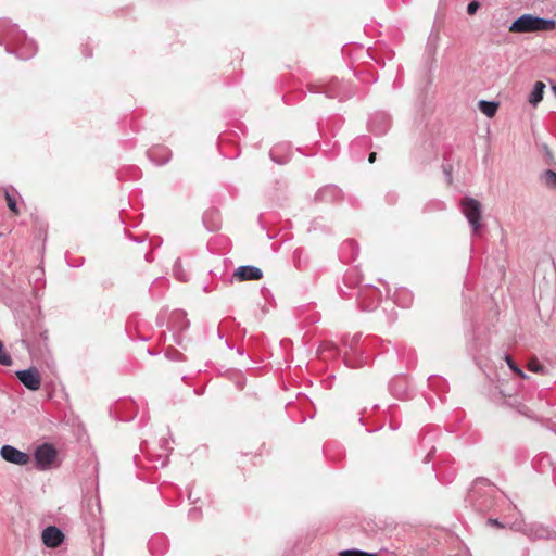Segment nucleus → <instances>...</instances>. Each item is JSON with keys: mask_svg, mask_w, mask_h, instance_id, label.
Segmentation results:
<instances>
[{"mask_svg": "<svg viewBox=\"0 0 556 556\" xmlns=\"http://www.w3.org/2000/svg\"><path fill=\"white\" fill-rule=\"evenodd\" d=\"M0 46H5L8 53H14L22 60H28L37 52L36 43L8 20H0Z\"/></svg>", "mask_w": 556, "mask_h": 556, "instance_id": "obj_1", "label": "nucleus"}, {"mask_svg": "<svg viewBox=\"0 0 556 556\" xmlns=\"http://www.w3.org/2000/svg\"><path fill=\"white\" fill-rule=\"evenodd\" d=\"M39 319H27L22 323V343L29 354L36 358H42L48 353V337Z\"/></svg>", "mask_w": 556, "mask_h": 556, "instance_id": "obj_2", "label": "nucleus"}, {"mask_svg": "<svg viewBox=\"0 0 556 556\" xmlns=\"http://www.w3.org/2000/svg\"><path fill=\"white\" fill-rule=\"evenodd\" d=\"M498 489L485 478H478L470 488L466 502L479 513H488L496 503Z\"/></svg>", "mask_w": 556, "mask_h": 556, "instance_id": "obj_3", "label": "nucleus"}, {"mask_svg": "<svg viewBox=\"0 0 556 556\" xmlns=\"http://www.w3.org/2000/svg\"><path fill=\"white\" fill-rule=\"evenodd\" d=\"M508 29L514 34L552 31L556 29V20L525 13L514 20Z\"/></svg>", "mask_w": 556, "mask_h": 556, "instance_id": "obj_4", "label": "nucleus"}, {"mask_svg": "<svg viewBox=\"0 0 556 556\" xmlns=\"http://www.w3.org/2000/svg\"><path fill=\"white\" fill-rule=\"evenodd\" d=\"M460 210L465 215L473 236H479L483 228L482 219V206L481 203L470 197H465L460 201Z\"/></svg>", "mask_w": 556, "mask_h": 556, "instance_id": "obj_5", "label": "nucleus"}, {"mask_svg": "<svg viewBox=\"0 0 556 556\" xmlns=\"http://www.w3.org/2000/svg\"><path fill=\"white\" fill-rule=\"evenodd\" d=\"M356 298L361 309L374 311L381 301V292L372 286H367L358 290Z\"/></svg>", "mask_w": 556, "mask_h": 556, "instance_id": "obj_6", "label": "nucleus"}, {"mask_svg": "<svg viewBox=\"0 0 556 556\" xmlns=\"http://www.w3.org/2000/svg\"><path fill=\"white\" fill-rule=\"evenodd\" d=\"M36 465L40 470L50 468L56 457V450L52 444L43 443L34 453Z\"/></svg>", "mask_w": 556, "mask_h": 556, "instance_id": "obj_7", "label": "nucleus"}, {"mask_svg": "<svg viewBox=\"0 0 556 556\" xmlns=\"http://www.w3.org/2000/svg\"><path fill=\"white\" fill-rule=\"evenodd\" d=\"M18 380L29 390L37 391L41 386V377L37 368L31 367L16 371Z\"/></svg>", "mask_w": 556, "mask_h": 556, "instance_id": "obj_8", "label": "nucleus"}, {"mask_svg": "<svg viewBox=\"0 0 556 556\" xmlns=\"http://www.w3.org/2000/svg\"><path fill=\"white\" fill-rule=\"evenodd\" d=\"M0 455L4 460L20 466L27 465L30 460L27 453L8 444L1 447Z\"/></svg>", "mask_w": 556, "mask_h": 556, "instance_id": "obj_9", "label": "nucleus"}, {"mask_svg": "<svg viewBox=\"0 0 556 556\" xmlns=\"http://www.w3.org/2000/svg\"><path fill=\"white\" fill-rule=\"evenodd\" d=\"M390 128V117L383 112L375 113L369 119V129L375 135H384Z\"/></svg>", "mask_w": 556, "mask_h": 556, "instance_id": "obj_10", "label": "nucleus"}, {"mask_svg": "<svg viewBox=\"0 0 556 556\" xmlns=\"http://www.w3.org/2000/svg\"><path fill=\"white\" fill-rule=\"evenodd\" d=\"M41 538L43 544L51 548L60 546L64 541L63 532L55 526H49L43 529Z\"/></svg>", "mask_w": 556, "mask_h": 556, "instance_id": "obj_11", "label": "nucleus"}, {"mask_svg": "<svg viewBox=\"0 0 556 556\" xmlns=\"http://www.w3.org/2000/svg\"><path fill=\"white\" fill-rule=\"evenodd\" d=\"M233 276L236 278H238L240 281L260 280L263 277V273L256 266L244 265V266H239L235 270Z\"/></svg>", "mask_w": 556, "mask_h": 556, "instance_id": "obj_12", "label": "nucleus"}, {"mask_svg": "<svg viewBox=\"0 0 556 556\" xmlns=\"http://www.w3.org/2000/svg\"><path fill=\"white\" fill-rule=\"evenodd\" d=\"M341 199V190L337 186H326L319 189L315 200L320 202H334Z\"/></svg>", "mask_w": 556, "mask_h": 556, "instance_id": "obj_13", "label": "nucleus"}, {"mask_svg": "<svg viewBox=\"0 0 556 556\" xmlns=\"http://www.w3.org/2000/svg\"><path fill=\"white\" fill-rule=\"evenodd\" d=\"M148 156L155 165H164L170 159V152L164 147H155L148 151Z\"/></svg>", "mask_w": 556, "mask_h": 556, "instance_id": "obj_14", "label": "nucleus"}, {"mask_svg": "<svg viewBox=\"0 0 556 556\" xmlns=\"http://www.w3.org/2000/svg\"><path fill=\"white\" fill-rule=\"evenodd\" d=\"M545 89V84L542 81H536L533 86V89L529 97V103L533 106H536L543 99Z\"/></svg>", "mask_w": 556, "mask_h": 556, "instance_id": "obj_15", "label": "nucleus"}, {"mask_svg": "<svg viewBox=\"0 0 556 556\" xmlns=\"http://www.w3.org/2000/svg\"><path fill=\"white\" fill-rule=\"evenodd\" d=\"M526 533L530 539H533V540L549 538L548 529L541 527V526H530L527 528Z\"/></svg>", "mask_w": 556, "mask_h": 556, "instance_id": "obj_16", "label": "nucleus"}, {"mask_svg": "<svg viewBox=\"0 0 556 556\" xmlns=\"http://www.w3.org/2000/svg\"><path fill=\"white\" fill-rule=\"evenodd\" d=\"M480 111L488 117H493L498 109V103L495 101L481 100L479 102Z\"/></svg>", "mask_w": 556, "mask_h": 556, "instance_id": "obj_17", "label": "nucleus"}, {"mask_svg": "<svg viewBox=\"0 0 556 556\" xmlns=\"http://www.w3.org/2000/svg\"><path fill=\"white\" fill-rule=\"evenodd\" d=\"M338 85H339L338 80H333L326 86H321L318 90H314V92H323L328 98H340L341 99V94L337 90Z\"/></svg>", "mask_w": 556, "mask_h": 556, "instance_id": "obj_18", "label": "nucleus"}, {"mask_svg": "<svg viewBox=\"0 0 556 556\" xmlns=\"http://www.w3.org/2000/svg\"><path fill=\"white\" fill-rule=\"evenodd\" d=\"M541 180L543 181V184L553 189V190H556V173L552 169H546L542 175H541Z\"/></svg>", "mask_w": 556, "mask_h": 556, "instance_id": "obj_19", "label": "nucleus"}, {"mask_svg": "<svg viewBox=\"0 0 556 556\" xmlns=\"http://www.w3.org/2000/svg\"><path fill=\"white\" fill-rule=\"evenodd\" d=\"M173 273H174V276L179 280V281H188L189 279V274L182 268V264H181V261L178 258L176 260L174 266H173Z\"/></svg>", "mask_w": 556, "mask_h": 556, "instance_id": "obj_20", "label": "nucleus"}, {"mask_svg": "<svg viewBox=\"0 0 556 556\" xmlns=\"http://www.w3.org/2000/svg\"><path fill=\"white\" fill-rule=\"evenodd\" d=\"M410 302H412V294L406 290L400 291L395 295L394 303H397L399 305L408 306L410 304Z\"/></svg>", "mask_w": 556, "mask_h": 556, "instance_id": "obj_21", "label": "nucleus"}, {"mask_svg": "<svg viewBox=\"0 0 556 556\" xmlns=\"http://www.w3.org/2000/svg\"><path fill=\"white\" fill-rule=\"evenodd\" d=\"M5 200L8 207L15 214H18L17 202L15 199V190H5Z\"/></svg>", "mask_w": 556, "mask_h": 556, "instance_id": "obj_22", "label": "nucleus"}, {"mask_svg": "<svg viewBox=\"0 0 556 556\" xmlns=\"http://www.w3.org/2000/svg\"><path fill=\"white\" fill-rule=\"evenodd\" d=\"M340 556H377L376 553H368L365 551L351 548V549H344L339 553Z\"/></svg>", "mask_w": 556, "mask_h": 556, "instance_id": "obj_23", "label": "nucleus"}, {"mask_svg": "<svg viewBox=\"0 0 556 556\" xmlns=\"http://www.w3.org/2000/svg\"><path fill=\"white\" fill-rule=\"evenodd\" d=\"M528 369L532 372H536V374H546V367L544 365H542L538 359H531L529 363H528Z\"/></svg>", "mask_w": 556, "mask_h": 556, "instance_id": "obj_24", "label": "nucleus"}, {"mask_svg": "<svg viewBox=\"0 0 556 556\" xmlns=\"http://www.w3.org/2000/svg\"><path fill=\"white\" fill-rule=\"evenodd\" d=\"M342 250H349L351 252V258H355L356 255L358 254V247H357V243L354 241V240H346L343 244H342Z\"/></svg>", "mask_w": 556, "mask_h": 556, "instance_id": "obj_25", "label": "nucleus"}, {"mask_svg": "<svg viewBox=\"0 0 556 556\" xmlns=\"http://www.w3.org/2000/svg\"><path fill=\"white\" fill-rule=\"evenodd\" d=\"M505 361L507 363V365L509 366V368L516 372L519 377L526 379L528 378V376L523 372V370L518 367L515 362L511 359V357L509 355H505Z\"/></svg>", "mask_w": 556, "mask_h": 556, "instance_id": "obj_26", "label": "nucleus"}, {"mask_svg": "<svg viewBox=\"0 0 556 556\" xmlns=\"http://www.w3.org/2000/svg\"><path fill=\"white\" fill-rule=\"evenodd\" d=\"M0 364L3 366L12 365V358L8 352L4 350L3 343L0 341Z\"/></svg>", "mask_w": 556, "mask_h": 556, "instance_id": "obj_27", "label": "nucleus"}, {"mask_svg": "<svg viewBox=\"0 0 556 556\" xmlns=\"http://www.w3.org/2000/svg\"><path fill=\"white\" fill-rule=\"evenodd\" d=\"M173 320L179 321L180 320V330H185L189 327V320L186 319V314L184 312H177L173 315Z\"/></svg>", "mask_w": 556, "mask_h": 556, "instance_id": "obj_28", "label": "nucleus"}, {"mask_svg": "<svg viewBox=\"0 0 556 556\" xmlns=\"http://www.w3.org/2000/svg\"><path fill=\"white\" fill-rule=\"evenodd\" d=\"M280 146H276L274 147L271 150H270V157L274 162L278 163V164H285L287 162V160L285 159H281L278 156V152L280 150Z\"/></svg>", "mask_w": 556, "mask_h": 556, "instance_id": "obj_29", "label": "nucleus"}, {"mask_svg": "<svg viewBox=\"0 0 556 556\" xmlns=\"http://www.w3.org/2000/svg\"><path fill=\"white\" fill-rule=\"evenodd\" d=\"M479 8H480V3L478 1H476V0L471 1L467 5V13L469 15H473L478 11Z\"/></svg>", "mask_w": 556, "mask_h": 556, "instance_id": "obj_30", "label": "nucleus"}, {"mask_svg": "<svg viewBox=\"0 0 556 556\" xmlns=\"http://www.w3.org/2000/svg\"><path fill=\"white\" fill-rule=\"evenodd\" d=\"M200 515H201V511H200V509H199V508H197V507L191 508V509L189 510V513H188V517H189V519H191V520H197V519H199V518H200Z\"/></svg>", "mask_w": 556, "mask_h": 556, "instance_id": "obj_31", "label": "nucleus"}, {"mask_svg": "<svg viewBox=\"0 0 556 556\" xmlns=\"http://www.w3.org/2000/svg\"><path fill=\"white\" fill-rule=\"evenodd\" d=\"M358 338H359V337H358L357 334H355V336L351 339V342H349V341H348V339H345V338H344L342 341H343V344H344V345H349V346H350V349H352V348H353V345L357 342Z\"/></svg>", "mask_w": 556, "mask_h": 556, "instance_id": "obj_32", "label": "nucleus"}, {"mask_svg": "<svg viewBox=\"0 0 556 556\" xmlns=\"http://www.w3.org/2000/svg\"><path fill=\"white\" fill-rule=\"evenodd\" d=\"M160 540H163V538L157 536V538H153V539H151V540H150V542H149V546H150V549H151L153 553H155V552H154V546H155V544L157 543V541H160Z\"/></svg>", "mask_w": 556, "mask_h": 556, "instance_id": "obj_33", "label": "nucleus"}, {"mask_svg": "<svg viewBox=\"0 0 556 556\" xmlns=\"http://www.w3.org/2000/svg\"><path fill=\"white\" fill-rule=\"evenodd\" d=\"M490 525H494L496 527H503L502 523L497 519H489Z\"/></svg>", "mask_w": 556, "mask_h": 556, "instance_id": "obj_34", "label": "nucleus"}, {"mask_svg": "<svg viewBox=\"0 0 556 556\" xmlns=\"http://www.w3.org/2000/svg\"><path fill=\"white\" fill-rule=\"evenodd\" d=\"M376 156H377V153L371 152L368 157L369 163H374L376 161Z\"/></svg>", "mask_w": 556, "mask_h": 556, "instance_id": "obj_35", "label": "nucleus"}, {"mask_svg": "<svg viewBox=\"0 0 556 556\" xmlns=\"http://www.w3.org/2000/svg\"><path fill=\"white\" fill-rule=\"evenodd\" d=\"M84 54H85V56H86V58H89V56H91V53H90V51H89V50H87V49H86V50L84 51Z\"/></svg>", "mask_w": 556, "mask_h": 556, "instance_id": "obj_36", "label": "nucleus"}, {"mask_svg": "<svg viewBox=\"0 0 556 556\" xmlns=\"http://www.w3.org/2000/svg\"><path fill=\"white\" fill-rule=\"evenodd\" d=\"M552 91H553L554 96L556 97V85L552 86Z\"/></svg>", "mask_w": 556, "mask_h": 556, "instance_id": "obj_37", "label": "nucleus"}, {"mask_svg": "<svg viewBox=\"0 0 556 556\" xmlns=\"http://www.w3.org/2000/svg\"><path fill=\"white\" fill-rule=\"evenodd\" d=\"M388 198H390V200H389L390 202H394L395 201V199H393V195L392 197L388 195Z\"/></svg>", "mask_w": 556, "mask_h": 556, "instance_id": "obj_38", "label": "nucleus"}, {"mask_svg": "<svg viewBox=\"0 0 556 556\" xmlns=\"http://www.w3.org/2000/svg\"><path fill=\"white\" fill-rule=\"evenodd\" d=\"M445 173H446V175L448 177V180H451V174L446 169H445Z\"/></svg>", "mask_w": 556, "mask_h": 556, "instance_id": "obj_39", "label": "nucleus"}, {"mask_svg": "<svg viewBox=\"0 0 556 556\" xmlns=\"http://www.w3.org/2000/svg\"><path fill=\"white\" fill-rule=\"evenodd\" d=\"M191 497H192L191 492H189L188 498L191 500Z\"/></svg>", "mask_w": 556, "mask_h": 556, "instance_id": "obj_40", "label": "nucleus"}]
</instances>
